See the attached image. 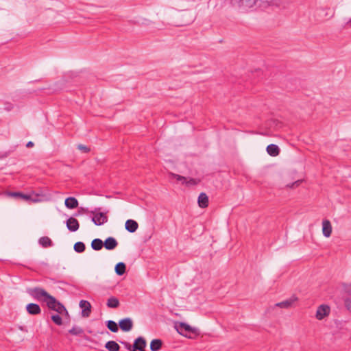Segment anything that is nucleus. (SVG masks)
<instances>
[{
  "mask_svg": "<svg viewBox=\"0 0 351 351\" xmlns=\"http://www.w3.org/2000/svg\"><path fill=\"white\" fill-rule=\"evenodd\" d=\"M300 182H301V180H298V181L292 183L291 185L289 186V187H294L295 186H298L300 184Z\"/></svg>",
  "mask_w": 351,
  "mask_h": 351,
  "instance_id": "473e14b6",
  "label": "nucleus"
},
{
  "mask_svg": "<svg viewBox=\"0 0 351 351\" xmlns=\"http://www.w3.org/2000/svg\"><path fill=\"white\" fill-rule=\"evenodd\" d=\"M26 311L29 315H38L41 312L40 307L38 304L35 303H29L26 306Z\"/></svg>",
  "mask_w": 351,
  "mask_h": 351,
  "instance_id": "9d476101",
  "label": "nucleus"
},
{
  "mask_svg": "<svg viewBox=\"0 0 351 351\" xmlns=\"http://www.w3.org/2000/svg\"><path fill=\"white\" fill-rule=\"evenodd\" d=\"M170 176L171 178L176 179L178 181H180L182 183H184V182L186 180V178L178 174L171 173Z\"/></svg>",
  "mask_w": 351,
  "mask_h": 351,
  "instance_id": "cd10ccee",
  "label": "nucleus"
},
{
  "mask_svg": "<svg viewBox=\"0 0 351 351\" xmlns=\"http://www.w3.org/2000/svg\"><path fill=\"white\" fill-rule=\"evenodd\" d=\"M178 331L182 334L183 331L193 332V329L189 324L182 322L178 326Z\"/></svg>",
  "mask_w": 351,
  "mask_h": 351,
  "instance_id": "5701e85b",
  "label": "nucleus"
},
{
  "mask_svg": "<svg viewBox=\"0 0 351 351\" xmlns=\"http://www.w3.org/2000/svg\"><path fill=\"white\" fill-rule=\"evenodd\" d=\"M348 23L351 24V19L349 20V21L348 22Z\"/></svg>",
  "mask_w": 351,
  "mask_h": 351,
  "instance_id": "c9c22d12",
  "label": "nucleus"
},
{
  "mask_svg": "<svg viewBox=\"0 0 351 351\" xmlns=\"http://www.w3.org/2000/svg\"><path fill=\"white\" fill-rule=\"evenodd\" d=\"M125 227L128 232L133 233L138 229V225L136 221L128 219L125 222Z\"/></svg>",
  "mask_w": 351,
  "mask_h": 351,
  "instance_id": "ddd939ff",
  "label": "nucleus"
},
{
  "mask_svg": "<svg viewBox=\"0 0 351 351\" xmlns=\"http://www.w3.org/2000/svg\"><path fill=\"white\" fill-rule=\"evenodd\" d=\"M34 146V143L32 141H29L27 144H26V147H32Z\"/></svg>",
  "mask_w": 351,
  "mask_h": 351,
  "instance_id": "72a5a7b5",
  "label": "nucleus"
},
{
  "mask_svg": "<svg viewBox=\"0 0 351 351\" xmlns=\"http://www.w3.org/2000/svg\"><path fill=\"white\" fill-rule=\"evenodd\" d=\"M74 250L77 253H82L85 250V245L83 242L78 241L74 245Z\"/></svg>",
  "mask_w": 351,
  "mask_h": 351,
  "instance_id": "393cba45",
  "label": "nucleus"
},
{
  "mask_svg": "<svg viewBox=\"0 0 351 351\" xmlns=\"http://www.w3.org/2000/svg\"><path fill=\"white\" fill-rule=\"evenodd\" d=\"M69 332L73 335H81L84 333V330L80 326H75L69 330Z\"/></svg>",
  "mask_w": 351,
  "mask_h": 351,
  "instance_id": "b1692460",
  "label": "nucleus"
},
{
  "mask_svg": "<svg viewBox=\"0 0 351 351\" xmlns=\"http://www.w3.org/2000/svg\"><path fill=\"white\" fill-rule=\"evenodd\" d=\"M21 197L25 199H29L30 198V197L27 195H24V194H22V195L21 196Z\"/></svg>",
  "mask_w": 351,
  "mask_h": 351,
  "instance_id": "f704fd0d",
  "label": "nucleus"
},
{
  "mask_svg": "<svg viewBox=\"0 0 351 351\" xmlns=\"http://www.w3.org/2000/svg\"><path fill=\"white\" fill-rule=\"evenodd\" d=\"M198 182H199V180H197L196 179H193V178H189V179L186 178V180L184 182V183H185L186 185H187V186L196 185Z\"/></svg>",
  "mask_w": 351,
  "mask_h": 351,
  "instance_id": "c85d7f7f",
  "label": "nucleus"
},
{
  "mask_svg": "<svg viewBox=\"0 0 351 351\" xmlns=\"http://www.w3.org/2000/svg\"><path fill=\"white\" fill-rule=\"evenodd\" d=\"M145 346V339L141 337H139L134 341L132 351H144Z\"/></svg>",
  "mask_w": 351,
  "mask_h": 351,
  "instance_id": "0eeeda50",
  "label": "nucleus"
},
{
  "mask_svg": "<svg viewBox=\"0 0 351 351\" xmlns=\"http://www.w3.org/2000/svg\"><path fill=\"white\" fill-rule=\"evenodd\" d=\"M106 305L109 308H117L119 306V301L115 297H110L108 299Z\"/></svg>",
  "mask_w": 351,
  "mask_h": 351,
  "instance_id": "4be33fe9",
  "label": "nucleus"
},
{
  "mask_svg": "<svg viewBox=\"0 0 351 351\" xmlns=\"http://www.w3.org/2000/svg\"><path fill=\"white\" fill-rule=\"evenodd\" d=\"M118 242L114 237H108L104 242V246L108 250H112L117 247Z\"/></svg>",
  "mask_w": 351,
  "mask_h": 351,
  "instance_id": "9b49d317",
  "label": "nucleus"
},
{
  "mask_svg": "<svg viewBox=\"0 0 351 351\" xmlns=\"http://www.w3.org/2000/svg\"><path fill=\"white\" fill-rule=\"evenodd\" d=\"M330 312V308L328 305L322 304L318 306L316 313L315 317L318 320H322L326 317L328 316Z\"/></svg>",
  "mask_w": 351,
  "mask_h": 351,
  "instance_id": "20e7f679",
  "label": "nucleus"
},
{
  "mask_svg": "<svg viewBox=\"0 0 351 351\" xmlns=\"http://www.w3.org/2000/svg\"><path fill=\"white\" fill-rule=\"evenodd\" d=\"M120 328L125 332L130 331L133 326L132 321L130 318H125L119 322Z\"/></svg>",
  "mask_w": 351,
  "mask_h": 351,
  "instance_id": "1a4fd4ad",
  "label": "nucleus"
},
{
  "mask_svg": "<svg viewBox=\"0 0 351 351\" xmlns=\"http://www.w3.org/2000/svg\"><path fill=\"white\" fill-rule=\"evenodd\" d=\"M104 246V242L100 239H95L91 242V247L96 251H99L102 249Z\"/></svg>",
  "mask_w": 351,
  "mask_h": 351,
  "instance_id": "f3484780",
  "label": "nucleus"
},
{
  "mask_svg": "<svg viewBox=\"0 0 351 351\" xmlns=\"http://www.w3.org/2000/svg\"><path fill=\"white\" fill-rule=\"evenodd\" d=\"M77 148H78V149H80L84 152H88L89 151V149L86 146H85L84 145H81V144L78 145Z\"/></svg>",
  "mask_w": 351,
  "mask_h": 351,
  "instance_id": "c756f323",
  "label": "nucleus"
},
{
  "mask_svg": "<svg viewBox=\"0 0 351 351\" xmlns=\"http://www.w3.org/2000/svg\"><path fill=\"white\" fill-rule=\"evenodd\" d=\"M297 300L298 297H296L295 295H293L289 298L283 300L282 302L276 303V306L282 308H289L291 307Z\"/></svg>",
  "mask_w": 351,
  "mask_h": 351,
  "instance_id": "39448f33",
  "label": "nucleus"
},
{
  "mask_svg": "<svg viewBox=\"0 0 351 351\" xmlns=\"http://www.w3.org/2000/svg\"><path fill=\"white\" fill-rule=\"evenodd\" d=\"M26 291L35 300L45 302H47L51 296L45 289L40 287L28 288Z\"/></svg>",
  "mask_w": 351,
  "mask_h": 351,
  "instance_id": "f257e3e1",
  "label": "nucleus"
},
{
  "mask_svg": "<svg viewBox=\"0 0 351 351\" xmlns=\"http://www.w3.org/2000/svg\"><path fill=\"white\" fill-rule=\"evenodd\" d=\"M125 265L123 262L118 263L114 267L115 272L118 276H122L123 274H124L125 272Z\"/></svg>",
  "mask_w": 351,
  "mask_h": 351,
  "instance_id": "a211bd4d",
  "label": "nucleus"
},
{
  "mask_svg": "<svg viewBox=\"0 0 351 351\" xmlns=\"http://www.w3.org/2000/svg\"><path fill=\"white\" fill-rule=\"evenodd\" d=\"M267 152L271 156H277L280 153V149L275 144H270L267 147Z\"/></svg>",
  "mask_w": 351,
  "mask_h": 351,
  "instance_id": "2eb2a0df",
  "label": "nucleus"
},
{
  "mask_svg": "<svg viewBox=\"0 0 351 351\" xmlns=\"http://www.w3.org/2000/svg\"><path fill=\"white\" fill-rule=\"evenodd\" d=\"M14 108V106L13 104H10V103H6L5 104V107H4V109L7 111H10L13 109Z\"/></svg>",
  "mask_w": 351,
  "mask_h": 351,
  "instance_id": "7c9ffc66",
  "label": "nucleus"
},
{
  "mask_svg": "<svg viewBox=\"0 0 351 351\" xmlns=\"http://www.w3.org/2000/svg\"><path fill=\"white\" fill-rule=\"evenodd\" d=\"M38 243L43 247H51L53 245L51 240L47 237L40 238Z\"/></svg>",
  "mask_w": 351,
  "mask_h": 351,
  "instance_id": "412c9836",
  "label": "nucleus"
},
{
  "mask_svg": "<svg viewBox=\"0 0 351 351\" xmlns=\"http://www.w3.org/2000/svg\"><path fill=\"white\" fill-rule=\"evenodd\" d=\"M322 232L326 237H329L331 235L332 226L330 221L325 219L322 221Z\"/></svg>",
  "mask_w": 351,
  "mask_h": 351,
  "instance_id": "f8f14e48",
  "label": "nucleus"
},
{
  "mask_svg": "<svg viewBox=\"0 0 351 351\" xmlns=\"http://www.w3.org/2000/svg\"><path fill=\"white\" fill-rule=\"evenodd\" d=\"M80 307L82 308V316L88 317L91 312V305L88 301L81 300L80 302Z\"/></svg>",
  "mask_w": 351,
  "mask_h": 351,
  "instance_id": "423d86ee",
  "label": "nucleus"
},
{
  "mask_svg": "<svg viewBox=\"0 0 351 351\" xmlns=\"http://www.w3.org/2000/svg\"><path fill=\"white\" fill-rule=\"evenodd\" d=\"M66 226L68 230L71 232L77 231L80 227L78 221L74 217L69 218L66 221Z\"/></svg>",
  "mask_w": 351,
  "mask_h": 351,
  "instance_id": "6e6552de",
  "label": "nucleus"
},
{
  "mask_svg": "<svg viewBox=\"0 0 351 351\" xmlns=\"http://www.w3.org/2000/svg\"><path fill=\"white\" fill-rule=\"evenodd\" d=\"M106 325H107L108 328L113 332H116L119 330L117 323L112 320H108L107 322Z\"/></svg>",
  "mask_w": 351,
  "mask_h": 351,
  "instance_id": "a878e982",
  "label": "nucleus"
},
{
  "mask_svg": "<svg viewBox=\"0 0 351 351\" xmlns=\"http://www.w3.org/2000/svg\"><path fill=\"white\" fill-rule=\"evenodd\" d=\"M97 209L94 211H91L90 213L95 215L92 218V221L96 226H101L108 221V217L103 213H96Z\"/></svg>",
  "mask_w": 351,
  "mask_h": 351,
  "instance_id": "7ed1b4c3",
  "label": "nucleus"
},
{
  "mask_svg": "<svg viewBox=\"0 0 351 351\" xmlns=\"http://www.w3.org/2000/svg\"><path fill=\"white\" fill-rule=\"evenodd\" d=\"M65 206L69 209H73L78 206V201L73 197H67L64 202Z\"/></svg>",
  "mask_w": 351,
  "mask_h": 351,
  "instance_id": "4468645a",
  "label": "nucleus"
},
{
  "mask_svg": "<svg viewBox=\"0 0 351 351\" xmlns=\"http://www.w3.org/2000/svg\"><path fill=\"white\" fill-rule=\"evenodd\" d=\"M162 346V341L160 339H153L150 343V350L152 351H158Z\"/></svg>",
  "mask_w": 351,
  "mask_h": 351,
  "instance_id": "aec40b11",
  "label": "nucleus"
},
{
  "mask_svg": "<svg viewBox=\"0 0 351 351\" xmlns=\"http://www.w3.org/2000/svg\"><path fill=\"white\" fill-rule=\"evenodd\" d=\"M9 195L12 197H21L22 195V193H17V192H13V193H9Z\"/></svg>",
  "mask_w": 351,
  "mask_h": 351,
  "instance_id": "2f4dec72",
  "label": "nucleus"
},
{
  "mask_svg": "<svg viewBox=\"0 0 351 351\" xmlns=\"http://www.w3.org/2000/svg\"><path fill=\"white\" fill-rule=\"evenodd\" d=\"M46 304L49 308L56 311L59 314L64 313L66 315H69V313L64 306L58 302L53 296L51 295Z\"/></svg>",
  "mask_w": 351,
  "mask_h": 351,
  "instance_id": "f03ea898",
  "label": "nucleus"
},
{
  "mask_svg": "<svg viewBox=\"0 0 351 351\" xmlns=\"http://www.w3.org/2000/svg\"><path fill=\"white\" fill-rule=\"evenodd\" d=\"M105 348L109 351H119L120 349L119 344L114 341H108L105 345Z\"/></svg>",
  "mask_w": 351,
  "mask_h": 351,
  "instance_id": "6ab92c4d",
  "label": "nucleus"
},
{
  "mask_svg": "<svg viewBox=\"0 0 351 351\" xmlns=\"http://www.w3.org/2000/svg\"><path fill=\"white\" fill-rule=\"evenodd\" d=\"M51 319L58 326H60L62 324V318L59 315H53L51 316Z\"/></svg>",
  "mask_w": 351,
  "mask_h": 351,
  "instance_id": "bb28decb",
  "label": "nucleus"
},
{
  "mask_svg": "<svg viewBox=\"0 0 351 351\" xmlns=\"http://www.w3.org/2000/svg\"><path fill=\"white\" fill-rule=\"evenodd\" d=\"M198 204L201 208H206L208 204V197L204 193H201L198 197Z\"/></svg>",
  "mask_w": 351,
  "mask_h": 351,
  "instance_id": "dca6fc26",
  "label": "nucleus"
}]
</instances>
